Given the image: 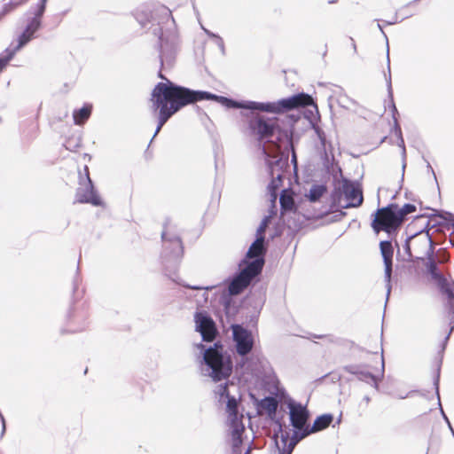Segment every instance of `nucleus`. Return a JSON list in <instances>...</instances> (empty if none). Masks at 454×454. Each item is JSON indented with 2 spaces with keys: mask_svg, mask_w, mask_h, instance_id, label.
Wrapping results in <instances>:
<instances>
[{
  "mask_svg": "<svg viewBox=\"0 0 454 454\" xmlns=\"http://www.w3.org/2000/svg\"><path fill=\"white\" fill-rule=\"evenodd\" d=\"M159 77L166 80V82L156 84L152 92L151 108L158 115V125L153 139L160 131L168 119L182 107L201 100H214L221 103L227 108H242L261 111V103L255 101H236L223 96H218L207 91L193 90L175 84L168 80L160 71Z\"/></svg>",
  "mask_w": 454,
  "mask_h": 454,
  "instance_id": "f257e3e1",
  "label": "nucleus"
},
{
  "mask_svg": "<svg viewBox=\"0 0 454 454\" xmlns=\"http://www.w3.org/2000/svg\"><path fill=\"white\" fill-rule=\"evenodd\" d=\"M160 20L153 24V33L159 36L160 61L161 67H171L175 62L179 40L175 20L169 9L162 6L157 10Z\"/></svg>",
  "mask_w": 454,
  "mask_h": 454,
  "instance_id": "f03ea898",
  "label": "nucleus"
},
{
  "mask_svg": "<svg viewBox=\"0 0 454 454\" xmlns=\"http://www.w3.org/2000/svg\"><path fill=\"white\" fill-rule=\"evenodd\" d=\"M203 354L204 366L202 372L214 381H221L229 378L232 372L231 356L224 351L223 346L218 342L206 348L202 343L196 345Z\"/></svg>",
  "mask_w": 454,
  "mask_h": 454,
  "instance_id": "7ed1b4c3",
  "label": "nucleus"
},
{
  "mask_svg": "<svg viewBox=\"0 0 454 454\" xmlns=\"http://www.w3.org/2000/svg\"><path fill=\"white\" fill-rule=\"evenodd\" d=\"M272 148L263 145L262 153L265 157V162L268 168L271 181L268 184V192L270 201L275 203L278 199V190L282 185L284 173L288 165V155L281 152L280 146L272 145Z\"/></svg>",
  "mask_w": 454,
  "mask_h": 454,
  "instance_id": "20e7f679",
  "label": "nucleus"
},
{
  "mask_svg": "<svg viewBox=\"0 0 454 454\" xmlns=\"http://www.w3.org/2000/svg\"><path fill=\"white\" fill-rule=\"evenodd\" d=\"M265 259L247 258V255L239 263V271L232 278L229 286L228 293L230 295H238L242 293L252 282V280L261 274Z\"/></svg>",
  "mask_w": 454,
  "mask_h": 454,
  "instance_id": "39448f33",
  "label": "nucleus"
},
{
  "mask_svg": "<svg viewBox=\"0 0 454 454\" xmlns=\"http://www.w3.org/2000/svg\"><path fill=\"white\" fill-rule=\"evenodd\" d=\"M163 242L162 260L164 263L176 264L183 255V245L176 227L167 222L161 232Z\"/></svg>",
  "mask_w": 454,
  "mask_h": 454,
  "instance_id": "423d86ee",
  "label": "nucleus"
},
{
  "mask_svg": "<svg viewBox=\"0 0 454 454\" xmlns=\"http://www.w3.org/2000/svg\"><path fill=\"white\" fill-rule=\"evenodd\" d=\"M401 224L400 216L397 215V205L389 204L385 207L379 208L373 215L372 228L376 233L380 231L391 233Z\"/></svg>",
  "mask_w": 454,
  "mask_h": 454,
  "instance_id": "0eeeda50",
  "label": "nucleus"
},
{
  "mask_svg": "<svg viewBox=\"0 0 454 454\" xmlns=\"http://www.w3.org/2000/svg\"><path fill=\"white\" fill-rule=\"evenodd\" d=\"M312 98L305 93H299L291 97L282 98L277 102L261 103V111L266 113H284L289 110L310 106Z\"/></svg>",
  "mask_w": 454,
  "mask_h": 454,
  "instance_id": "6e6552de",
  "label": "nucleus"
},
{
  "mask_svg": "<svg viewBox=\"0 0 454 454\" xmlns=\"http://www.w3.org/2000/svg\"><path fill=\"white\" fill-rule=\"evenodd\" d=\"M39 10V6L35 5L34 7H31L30 10L27 12V15H29V17L27 18V26L22 34L18 38L16 50H20L28 42H30L34 38L36 31H38L41 27L42 17L45 12V9L43 8L42 11Z\"/></svg>",
  "mask_w": 454,
  "mask_h": 454,
  "instance_id": "1a4fd4ad",
  "label": "nucleus"
},
{
  "mask_svg": "<svg viewBox=\"0 0 454 454\" xmlns=\"http://www.w3.org/2000/svg\"><path fill=\"white\" fill-rule=\"evenodd\" d=\"M248 127L251 134L259 141L265 140L267 143H270L278 126L276 119L256 116L249 121Z\"/></svg>",
  "mask_w": 454,
  "mask_h": 454,
  "instance_id": "9d476101",
  "label": "nucleus"
},
{
  "mask_svg": "<svg viewBox=\"0 0 454 454\" xmlns=\"http://www.w3.org/2000/svg\"><path fill=\"white\" fill-rule=\"evenodd\" d=\"M387 70H388V77L387 78V93H388V97L390 99V102H389L390 106L392 108V116H393V121H394V130H395V135L398 137V146H400L402 148V159H403L402 178H403L404 170L406 168V162H405L406 150H405V145H404V140L402 136L401 127L398 124V121H397V117H396V115L398 114V112H397V109L395 107V105L394 99H393V91H392V83H391V75H390V61H389L388 51H387Z\"/></svg>",
  "mask_w": 454,
  "mask_h": 454,
  "instance_id": "9b49d317",
  "label": "nucleus"
},
{
  "mask_svg": "<svg viewBox=\"0 0 454 454\" xmlns=\"http://www.w3.org/2000/svg\"><path fill=\"white\" fill-rule=\"evenodd\" d=\"M195 329L199 332L204 341H213L217 333L215 324L212 317L205 311H198L194 315Z\"/></svg>",
  "mask_w": 454,
  "mask_h": 454,
  "instance_id": "f8f14e48",
  "label": "nucleus"
},
{
  "mask_svg": "<svg viewBox=\"0 0 454 454\" xmlns=\"http://www.w3.org/2000/svg\"><path fill=\"white\" fill-rule=\"evenodd\" d=\"M270 216H265L256 231V239L249 247L247 252V258H262L264 259L267 247H265L264 233L270 223Z\"/></svg>",
  "mask_w": 454,
  "mask_h": 454,
  "instance_id": "ddd939ff",
  "label": "nucleus"
},
{
  "mask_svg": "<svg viewBox=\"0 0 454 454\" xmlns=\"http://www.w3.org/2000/svg\"><path fill=\"white\" fill-rule=\"evenodd\" d=\"M87 183L84 187H80L76 191L75 202L78 203H90L93 206H101L103 204L102 200L94 188L91 179L89 176L88 167L85 166Z\"/></svg>",
  "mask_w": 454,
  "mask_h": 454,
  "instance_id": "4468645a",
  "label": "nucleus"
},
{
  "mask_svg": "<svg viewBox=\"0 0 454 454\" xmlns=\"http://www.w3.org/2000/svg\"><path fill=\"white\" fill-rule=\"evenodd\" d=\"M232 333L238 354L242 356L247 355L254 346L252 333L239 325L232 326Z\"/></svg>",
  "mask_w": 454,
  "mask_h": 454,
  "instance_id": "2eb2a0df",
  "label": "nucleus"
},
{
  "mask_svg": "<svg viewBox=\"0 0 454 454\" xmlns=\"http://www.w3.org/2000/svg\"><path fill=\"white\" fill-rule=\"evenodd\" d=\"M341 193L348 201L343 208L357 207L363 203V193L358 184L348 179H344L341 185Z\"/></svg>",
  "mask_w": 454,
  "mask_h": 454,
  "instance_id": "dca6fc26",
  "label": "nucleus"
},
{
  "mask_svg": "<svg viewBox=\"0 0 454 454\" xmlns=\"http://www.w3.org/2000/svg\"><path fill=\"white\" fill-rule=\"evenodd\" d=\"M380 253L383 257L385 265V281L387 283V300L391 292V274H392V258H393V246L390 241L384 240L380 243Z\"/></svg>",
  "mask_w": 454,
  "mask_h": 454,
  "instance_id": "f3484780",
  "label": "nucleus"
},
{
  "mask_svg": "<svg viewBox=\"0 0 454 454\" xmlns=\"http://www.w3.org/2000/svg\"><path fill=\"white\" fill-rule=\"evenodd\" d=\"M289 409L291 425L298 430L302 429L309 418L306 407L301 403H290Z\"/></svg>",
  "mask_w": 454,
  "mask_h": 454,
  "instance_id": "a211bd4d",
  "label": "nucleus"
},
{
  "mask_svg": "<svg viewBox=\"0 0 454 454\" xmlns=\"http://www.w3.org/2000/svg\"><path fill=\"white\" fill-rule=\"evenodd\" d=\"M225 400L229 425L243 422V415L239 414L238 411V399L234 395H230Z\"/></svg>",
  "mask_w": 454,
  "mask_h": 454,
  "instance_id": "6ab92c4d",
  "label": "nucleus"
},
{
  "mask_svg": "<svg viewBox=\"0 0 454 454\" xmlns=\"http://www.w3.org/2000/svg\"><path fill=\"white\" fill-rule=\"evenodd\" d=\"M441 292L447 295V307L449 312L454 315V280H448L443 278L439 282Z\"/></svg>",
  "mask_w": 454,
  "mask_h": 454,
  "instance_id": "aec40b11",
  "label": "nucleus"
},
{
  "mask_svg": "<svg viewBox=\"0 0 454 454\" xmlns=\"http://www.w3.org/2000/svg\"><path fill=\"white\" fill-rule=\"evenodd\" d=\"M230 427L232 439V449L233 451L236 452L242 443V434L245 430V427L243 422H239L238 424L230 425Z\"/></svg>",
  "mask_w": 454,
  "mask_h": 454,
  "instance_id": "412c9836",
  "label": "nucleus"
},
{
  "mask_svg": "<svg viewBox=\"0 0 454 454\" xmlns=\"http://www.w3.org/2000/svg\"><path fill=\"white\" fill-rule=\"evenodd\" d=\"M333 419V417L332 414H323L318 416L315 419L309 433L318 432L326 428L332 423Z\"/></svg>",
  "mask_w": 454,
  "mask_h": 454,
  "instance_id": "4be33fe9",
  "label": "nucleus"
},
{
  "mask_svg": "<svg viewBox=\"0 0 454 454\" xmlns=\"http://www.w3.org/2000/svg\"><path fill=\"white\" fill-rule=\"evenodd\" d=\"M258 408L264 410L270 416L276 413L278 409V401L271 396H267L259 401L257 404Z\"/></svg>",
  "mask_w": 454,
  "mask_h": 454,
  "instance_id": "5701e85b",
  "label": "nucleus"
},
{
  "mask_svg": "<svg viewBox=\"0 0 454 454\" xmlns=\"http://www.w3.org/2000/svg\"><path fill=\"white\" fill-rule=\"evenodd\" d=\"M91 106H84L79 110H75L73 114L74 121L76 125L83 124L90 116Z\"/></svg>",
  "mask_w": 454,
  "mask_h": 454,
  "instance_id": "b1692460",
  "label": "nucleus"
},
{
  "mask_svg": "<svg viewBox=\"0 0 454 454\" xmlns=\"http://www.w3.org/2000/svg\"><path fill=\"white\" fill-rule=\"evenodd\" d=\"M326 192V186L324 184H313L307 194L310 202H317Z\"/></svg>",
  "mask_w": 454,
  "mask_h": 454,
  "instance_id": "393cba45",
  "label": "nucleus"
},
{
  "mask_svg": "<svg viewBox=\"0 0 454 454\" xmlns=\"http://www.w3.org/2000/svg\"><path fill=\"white\" fill-rule=\"evenodd\" d=\"M352 373L356 374L358 380L365 381L368 384H371L375 387V389H379V378L369 372L364 371H352Z\"/></svg>",
  "mask_w": 454,
  "mask_h": 454,
  "instance_id": "a878e982",
  "label": "nucleus"
},
{
  "mask_svg": "<svg viewBox=\"0 0 454 454\" xmlns=\"http://www.w3.org/2000/svg\"><path fill=\"white\" fill-rule=\"evenodd\" d=\"M230 387H236V385L232 382H225L219 384L215 387V394L219 397V402H224L225 399L231 395Z\"/></svg>",
  "mask_w": 454,
  "mask_h": 454,
  "instance_id": "bb28decb",
  "label": "nucleus"
},
{
  "mask_svg": "<svg viewBox=\"0 0 454 454\" xmlns=\"http://www.w3.org/2000/svg\"><path fill=\"white\" fill-rule=\"evenodd\" d=\"M279 203L283 210H291L294 206L293 196L286 190L281 192Z\"/></svg>",
  "mask_w": 454,
  "mask_h": 454,
  "instance_id": "cd10ccee",
  "label": "nucleus"
},
{
  "mask_svg": "<svg viewBox=\"0 0 454 454\" xmlns=\"http://www.w3.org/2000/svg\"><path fill=\"white\" fill-rule=\"evenodd\" d=\"M434 385L435 387V392H436V395H437V399H438V405L440 407V411H441V413H442V416L443 418V419L445 420V422L447 423L448 425V427L450 428L453 437H454V429L448 419V417L446 416V414L444 413L443 411V409L442 407V404H441V401H440V394H439V373L436 375L434 380Z\"/></svg>",
  "mask_w": 454,
  "mask_h": 454,
  "instance_id": "c85d7f7f",
  "label": "nucleus"
},
{
  "mask_svg": "<svg viewBox=\"0 0 454 454\" xmlns=\"http://www.w3.org/2000/svg\"><path fill=\"white\" fill-rule=\"evenodd\" d=\"M18 51L19 50H16V45L13 47H9L5 50L4 55L0 57V73L7 66L9 61L14 57Z\"/></svg>",
  "mask_w": 454,
  "mask_h": 454,
  "instance_id": "c756f323",
  "label": "nucleus"
},
{
  "mask_svg": "<svg viewBox=\"0 0 454 454\" xmlns=\"http://www.w3.org/2000/svg\"><path fill=\"white\" fill-rule=\"evenodd\" d=\"M281 442L283 443V450L285 454H291L295 445L298 443V440H289L288 434L281 435Z\"/></svg>",
  "mask_w": 454,
  "mask_h": 454,
  "instance_id": "7c9ffc66",
  "label": "nucleus"
},
{
  "mask_svg": "<svg viewBox=\"0 0 454 454\" xmlns=\"http://www.w3.org/2000/svg\"><path fill=\"white\" fill-rule=\"evenodd\" d=\"M416 211V207L413 204L406 203L401 208L397 207V215L400 216L401 223L403 222L404 217Z\"/></svg>",
  "mask_w": 454,
  "mask_h": 454,
  "instance_id": "2f4dec72",
  "label": "nucleus"
},
{
  "mask_svg": "<svg viewBox=\"0 0 454 454\" xmlns=\"http://www.w3.org/2000/svg\"><path fill=\"white\" fill-rule=\"evenodd\" d=\"M427 269L434 278L439 279V281L441 278H443V277H442V275L438 272L437 263L434 259L428 260V262L427 263Z\"/></svg>",
  "mask_w": 454,
  "mask_h": 454,
  "instance_id": "473e14b6",
  "label": "nucleus"
},
{
  "mask_svg": "<svg viewBox=\"0 0 454 454\" xmlns=\"http://www.w3.org/2000/svg\"><path fill=\"white\" fill-rule=\"evenodd\" d=\"M188 287L191 289H193V290H200V291L203 290V293L201 294V299H202L203 302L207 301V292L208 290H211L214 288V286L200 287V286H188Z\"/></svg>",
  "mask_w": 454,
  "mask_h": 454,
  "instance_id": "72a5a7b5",
  "label": "nucleus"
},
{
  "mask_svg": "<svg viewBox=\"0 0 454 454\" xmlns=\"http://www.w3.org/2000/svg\"><path fill=\"white\" fill-rule=\"evenodd\" d=\"M213 40L215 43L218 46V48L221 50V51L224 53L225 48L223 38L220 35H216Z\"/></svg>",
  "mask_w": 454,
  "mask_h": 454,
  "instance_id": "f704fd0d",
  "label": "nucleus"
},
{
  "mask_svg": "<svg viewBox=\"0 0 454 454\" xmlns=\"http://www.w3.org/2000/svg\"><path fill=\"white\" fill-rule=\"evenodd\" d=\"M450 331H449V333H448L447 336H446V337H445V339H444V342H443V348H445V345H446V343H447V341H448V340H449V338H450V334H451L452 331L454 330V317L452 318V320H451V322H450Z\"/></svg>",
  "mask_w": 454,
  "mask_h": 454,
  "instance_id": "c9c22d12",
  "label": "nucleus"
},
{
  "mask_svg": "<svg viewBox=\"0 0 454 454\" xmlns=\"http://www.w3.org/2000/svg\"><path fill=\"white\" fill-rule=\"evenodd\" d=\"M318 138L320 139L321 144L325 146V133L319 129L317 130Z\"/></svg>",
  "mask_w": 454,
  "mask_h": 454,
  "instance_id": "e433bc0d",
  "label": "nucleus"
},
{
  "mask_svg": "<svg viewBox=\"0 0 454 454\" xmlns=\"http://www.w3.org/2000/svg\"><path fill=\"white\" fill-rule=\"evenodd\" d=\"M309 434V432H306V433L302 434L301 436H298L297 433H294V434L293 435V437L290 440H298V442H299L301 439H302Z\"/></svg>",
  "mask_w": 454,
  "mask_h": 454,
  "instance_id": "4c0bfd02",
  "label": "nucleus"
},
{
  "mask_svg": "<svg viewBox=\"0 0 454 454\" xmlns=\"http://www.w3.org/2000/svg\"><path fill=\"white\" fill-rule=\"evenodd\" d=\"M48 0H39V2L36 4V6H39V11H42V9L46 8V3Z\"/></svg>",
  "mask_w": 454,
  "mask_h": 454,
  "instance_id": "58836bf2",
  "label": "nucleus"
},
{
  "mask_svg": "<svg viewBox=\"0 0 454 454\" xmlns=\"http://www.w3.org/2000/svg\"><path fill=\"white\" fill-rule=\"evenodd\" d=\"M399 21L397 13L395 14L394 18L391 20L386 21L387 25H394Z\"/></svg>",
  "mask_w": 454,
  "mask_h": 454,
  "instance_id": "ea45409f",
  "label": "nucleus"
},
{
  "mask_svg": "<svg viewBox=\"0 0 454 454\" xmlns=\"http://www.w3.org/2000/svg\"><path fill=\"white\" fill-rule=\"evenodd\" d=\"M202 29L204 30V32L206 33V35H207V36H209L210 38H212V39H214V38H215V36L216 35V34H215V33H213V32L209 31L208 29L205 28V27H202Z\"/></svg>",
  "mask_w": 454,
  "mask_h": 454,
  "instance_id": "a19ab883",
  "label": "nucleus"
},
{
  "mask_svg": "<svg viewBox=\"0 0 454 454\" xmlns=\"http://www.w3.org/2000/svg\"><path fill=\"white\" fill-rule=\"evenodd\" d=\"M403 248L406 250V252L408 253L409 256L411 257V247H410V244L408 241H406L405 245L403 246Z\"/></svg>",
  "mask_w": 454,
  "mask_h": 454,
  "instance_id": "79ce46f5",
  "label": "nucleus"
},
{
  "mask_svg": "<svg viewBox=\"0 0 454 454\" xmlns=\"http://www.w3.org/2000/svg\"><path fill=\"white\" fill-rule=\"evenodd\" d=\"M223 305H224V308L227 310V312H229L230 301H227V299L225 297L223 298Z\"/></svg>",
  "mask_w": 454,
  "mask_h": 454,
  "instance_id": "37998d69",
  "label": "nucleus"
},
{
  "mask_svg": "<svg viewBox=\"0 0 454 454\" xmlns=\"http://www.w3.org/2000/svg\"><path fill=\"white\" fill-rule=\"evenodd\" d=\"M0 418H1V420H2V425H3V434L4 433L5 431V421H4V419L3 417V415L0 413Z\"/></svg>",
  "mask_w": 454,
  "mask_h": 454,
  "instance_id": "c03bdc74",
  "label": "nucleus"
},
{
  "mask_svg": "<svg viewBox=\"0 0 454 454\" xmlns=\"http://www.w3.org/2000/svg\"><path fill=\"white\" fill-rule=\"evenodd\" d=\"M377 26H378V29H380V32L382 33V35L385 36V38L387 39L385 32L383 31V28H382L381 25L380 23H378Z\"/></svg>",
  "mask_w": 454,
  "mask_h": 454,
  "instance_id": "a18cd8bd",
  "label": "nucleus"
},
{
  "mask_svg": "<svg viewBox=\"0 0 454 454\" xmlns=\"http://www.w3.org/2000/svg\"><path fill=\"white\" fill-rule=\"evenodd\" d=\"M363 400L365 402L366 404H368L371 401V398H370V396L365 395V396H364Z\"/></svg>",
  "mask_w": 454,
  "mask_h": 454,
  "instance_id": "49530a36",
  "label": "nucleus"
},
{
  "mask_svg": "<svg viewBox=\"0 0 454 454\" xmlns=\"http://www.w3.org/2000/svg\"><path fill=\"white\" fill-rule=\"evenodd\" d=\"M350 41H351V43H352V46H353V48H354V51L356 52V46L355 41H354V39H353V38H350Z\"/></svg>",
  "mask_w": 454,
  "mask_h": 454,
  "instance_id": "de8ad7c7",
  "label": "nucleus"
},
{
  "mask_svg": "<svg viewBox=\"0 0 454 454\" xmlns=\"http://www.w3.org/2000/svg\"><path fill=\"white\" fill-rule=\"evenodd\" d=\"M427 167L431 169V171H432V173H433V175H434V178L436 179L435 174H434V170H433V168H432L431 165H430V164H428V165H427Z\"/></svg>",
  "mask_w": 454,
  "mask_h": 454,
  "instance_id": "09e8293b",
  "label": "nucleus"
},
{
  "mask_svg": "<svg viewBox=\"0 0 454 454\" xmlns=\"http://www.w3.org/2000/svg\"><path fill=\"white\" fill-rule=\"evenodd\" d=\"M139 23L141 24L142 27H145L146 24L143 22L142 20H139Z\"/></svg>",
  "mask_w": 454,
  "mask_h": 454,
  "instance_id": "8fccbe9b",
  "label": "nucleus"
},
{
  "mask_svg": "<svg viewBox=\"0 0 454 454\" xmlns=\"http://www.w3.org/2000/svg\"><path fill=\"white\" fill-rule=\"evenodd\" d=\"M427 239L428 242L431 244L432 240H431V238L429 237L428 233H427Z\"/></svg>",
  "mask_w": 454,
  "mask_h": 454,
  "instance_id": "3c124183",
  "label": "nucleus"
},
{
  "mask_svg": "<svg viewBox=\"0 0 454 454\" xmlns=\"http://www.w3.org/2000/svg\"><path fill=\"white\" fill-rule=\"evenodd\" d=\"M384 366H385V364H384V360L382 359V372H381V375H383V372H384Z\"/></svg>",
  "mask_w": 454,
  "mask_h": 454,
  "instance_id": "603ef678",
  "label": "nucleus"
},
{
  "mask_svg": "<svg viewBox=\"0 0 454 454\" xmlns=\"http://www.w3.org/2000/svg\"><path fill=\"white\" fill-rule=\"evenodd\" d=\"M336 2H337V0H328V3H329V4H334V3H336Z\"/></svg>",
  "mask_w": 454,
  "mask_h": 454,
  "instance_id": "864d4df0",
  "label": "nucleus"
},
{
  "mask_svg": "<svg viewBox=\"0 0 454 454\" xmlns=\"http://www.w3.org/2000/svg\"><path fill=\"white\" fill-rule=\"evenodd\" d=\"M293 161H294V162H296V158H295V156H294V155L293 156Z\"/></svg>",
  "mask_w": 454,
  "mask_h": 454,
  "instance_id": "5fc2aeb1",
  "label": "nucleus"
},
{
  "mask_svg": "<svg viewBox=\"0 0 454 454\" xmlns=\"http://www.w3.org/2000/svg\"><path fill=\"white\" fill-rule=\"evenodd\" d=\"M407 396H409V395H405V396H403V395H402V396H400V398H401V399H404V398H406Z\"/></svg>",
  "mask_w": 454,
  "mask_h": 454,
  "instance_id": "6e6d98bb",
  "label": "nucleus"
},
{
  "mask_svg": "<svg viewBox=\"0 0 454 454\" xmlns=\"http://www.w3.org/2000/svg\"><path fill=\"white\" fill-rule=\"evenodd\" d=\"M249 453H250V450H247L245 454H249Z\"/></svg>",
  "mask_w": 454,
  "mask_h": 454,
  "instance_id": "4d7b16f0",
  "label": "nucleus"
},
{
  "mask_svg": "<svg viewBox=\"0 0 454 454\" xmlns=\"http://www.w3.org/2000/svg\"><path fill=\"white\" fill-rule=\"evenodd\" d=\"M279 454H285V452L284 451H279Z\"/></svg>",
  "mask_w": 454,
  "mask_h": 454,
  "instance_id": "13d9d810",
  "label": "nucleus"
},
{
  "mask_svg": "<svg viewBox=\"0 0 454 454\" xmlns=\"http://www.w3.org/2000/svg\"><path fill=\"white\" fill-rule=\"evenodd\" d=\"M451 225H452L453 229H454V222L451 223Z\"/></svg>",
  "mask_w": 454,
  "mask_h": 454,
  "instance_id": "bf43d9fd",
  "label": "nucleus"
}]
</instances>
